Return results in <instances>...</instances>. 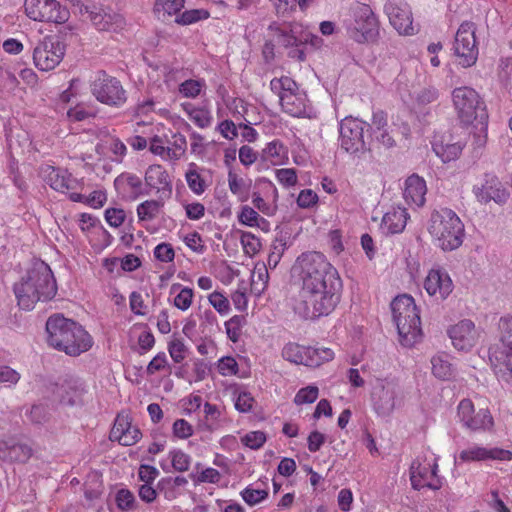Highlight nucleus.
<instances>
[{
	"mask_svg": "<svg viewBox=\"0 0 512 512\" xmlns=\"http://www.w3.org/2000/svg\"><path fill=\"white\" fill-rule=\"evenodd\" d=\"M292 274L300 285L294 311L304 319L327 316L340 302L342 280L326 256L317 251L300 254L292 266Z\"/></svg>",
	"mask_w": 512,
	"mask_h": 512,
	"instance_id": "obj_1",
	"label": "nucleus"
},
{
	"mask_svg": "<svg viewBox=\"0 0 512 512\" xmlns=\"http://www.w3.org/2000/svg\"><path fill=\"white\" fill-rule=\"evenodd\" d=\"M18 305L25 310L33 309L38 301L52 299L57 293V284L49 265L42 260L33 262L21 281L14 285Z\"/></svg>",
	"mask_w": 512,
	"mask_h": 512,
	"instance_id": "obj_2",
	"label": "nucleus"
},
{
	"mask_svg": "<svg viewBox=\"0 0 512 512\" xmlns=\"http://www.w3.org/2000/svg\"><path fill=\"white\" fill-rule=\"evenodd\" d=\"M47 342L69 356H79L92 346L89 333L77 322L61 314L50 316L46 322Z\"/></svg>",
	"mask_w": 512,
	"mask_h": 512,
	"instance_id": "obj_3",
	"label": "nucleus"
},
{
	"mask_svg": "<svg viewBox=\"0 0 512 512\" xmlns=\"http://www.w3.org/2000/svg\"><path fill=\"white\" fill-rule=\"evenodd\" d=\"M428 231L443 251L458 249L465 236L464 224L458 215L449 208H440L431 213Z\"/></svg>",
	"mask_w": 512,
	"mask_h": 512,
	"instance_id": "obj_4",
	"label": "nucleus"
},
{
	"mask_svg": "<svg viewBox=\"0 0 512 512\" xmlns=\"http://www.w3.org/2000/svg\"><path fill=\"white\" fill-rule=\"evenodd\" d=\"M452 101L458 119L465 125L478 120L484 124L488 118L486 105L479 93L468 86L457 87L452 91Z\"/></svg>",
	"mask_w": 512,
	"mask_h": 512,
	"instance_id": "obj_5",
	"label": "nucleus"
},
{
	"mask_svg": "<svg viewBox=\"0 0 512 512\" xmlns=\"http://www.w3.org/2000/svg\"><path fill=\"white\" fill-rule=\"evenodd\" d=\"M369 131V123L351 116L345 117L339 124L340 147L347 153L358 157L370 151L365 138V132Z\"/></svg>",
	"mask_w": 512,
	"mask_h": 512,
	"instance_id": "obj_6",
	"label": "nucleus"
},
{
	"mask_svg": "<svg viewBox=\"0 0 512 512\" xmlns=\"http://www.w3.org/2000/svg\"><path fill=\"white\" fill-rule=\"evenodd\" d=\"M66 46L61 35L46 36L33 49V61L41 71L57 67L65 55Z\"/></svg>",
	"mask_w": 512,
	"mask_h": 512,
	"instance_id": "obj_7",
	"label": "nucleus"
},
{
	"mask_svg": "<svg viewBox=\"0 0 512 512\" xmlns=\"http://www.w3.org/2000/svg\"><path fill=\"white\" fill-rule=\"evenodd\" d=\"M350 37L358 43L373 42L379 35V21L371 7L360 4L354 10V22L348 28Z\"/></svg>",
	"mask_w": 512,
	"mask_h": 512,
	"instance_id": "obj_8",
	"label": "nucleus"
},
{
	"mask_svg": "<svg viewBox=\"0 0 512 512\" xmlns=\"http://www.w3.org/2000/svg\"><path fill=\"white\" fill-rule=\"evenodd\" d=\"M24 10L27 17L39 22L64 24L70 16L69 10L56 0H25Z\"/></svg>",
	"mask_w": 512,
	"mask_h": 512,
	"instance_id": "obj_9",
	"label": "nucleus"
},
{
	"mask_svg": "<svg viewBox=\"0 0 512 512\" xmlns=\"http://www.w3.org/2000/svg\"><path fill=\"white\" fill-rule=\"evenodd\" d=\"M282 356L294 364L318 367L322 363L332 360L334 352L330 348H314L288 343L282 349Z\"/></svg>",
	"mask_w": 512,
	"mask_h": 512,
	"instance_id": "obj_10",
	"label": "nucleus"
},
{
	"mask_svg": "<svg viewBox=\"0 0 512 512\" xmlns=\"http://www.w3.org/2000/svg\"><path fill=\"white\" fill-rule=\"evenodd\" d=\"M91 92L96 99L106 105L120 106L126 101L125 90L119 80L99 71L91 84Z\"/></svg>",
	"mask_w": 512,
	"mask_h": 512,
	"instance_id": "obj_11",
	"label": "nucleus"
},
{
	"mask_svg": "<svg viewBox=\"0 0 512 512\" xmlns=\"http://www.w3.org/2000/svg\"><path fill=\"white\" fill-rule=\"evenodd\" d=\"M454 51L459 57V64L470 67L476 63L478 47L475 39V27L472 22H463L457 30Z\"/></svg>",
	"mask_w": 512,
	"mask_h": 512,
	"instance_id": "obj_12",
	"label": "nucleus"
},
{
	"mask_svg": "<svg viewBox=\"0 0 512 512\" xmlns=\"http://www.w3.org/2000/svg\"><path fill=\"white\" fill-rule=\"evenodd\" d=\"M473 194L481 204L493 201L498 205L505 204L510 196L508 189L499 178L490 173L485 174L483 179L473 186Z\"/></svg>",
	"mask_w": 512,
	"mask_h": 512,
	"instance_id": "obj_13",
	"label": "nucleus"
},
{
	"mask_svg": "<svg viewBox=\"0 0 512 512\" xmlns=\"http://www.w3.org/2000/svg\"><path fill=\"white\" fill-rule=\"evenodd\" d=\"M390 24L402 35H413L416 32L413 26L412 12L404 0H388L384 6Z\"/></svg>",
	"mask_w": 512,
	"mask_h": 512,
	"instance_id": "obj_14",
	"label": "nucleus"
},
{
	"mask_svg": "<svg viewBox=\"0 0 512 512\" xmlns=\"http://www.w3.org/2000/svg\"><path fill=\"white\" fill-rule=\"evenodd\" d=\"M457 416L463 426L471 431L487 430L493 426V418L487 409L475 412L470 399L460 401Z\"/></svg>",
	"mask_w": 512,
	"mask_h": 512,
	"instance_id": "obj_15",
	"label": "nucleus"
},
{
	"mask_svg": "<svg viewBox=\"0 0 512 512\" xmlns=\"http://www.w3.org/2000/svg\"><path fill=\"white\" fill-rule=\"evenodd\" d=\"M438 465L436 461L431 463H421L419 459L412 462L410 466V480L414 489L420 490L424 487L432 490L441 488V481L437 476Z\"/></svg>",
	"mask_w": 512,
	"mask_h": 512,
	"instance_id": "obj_16",
	"label": "nucleus"
},
{
	"mask_svg": "<svg viewBox=\"0 0 512 512\" xmlns=\"http://www.w3.org/2000/svg\"><path fill=\"white\" fill-rule=\"evenodd\" d=\"M32 446L16 437L0 439V460L7 464H25L32 457Z\"/></svg>",
	"mask_w": 512,
	"mask_h": 512,
	"instance_id": "obj_17",
	"label": "nucleus"
},
{
	"mask_svg": "<svg viewBox=\"0 0 512 512\" xmlns=\"http://www.w3.org/2000/svg\"><path fill=\"white\" fill-rule=\"evenodd\" d=\"M400 389L393 382H385L376 386L372 392V403L380 416L390 415L397 406Z\"/></svg>",
	"mask_w": 512,
	"mask_h": 512,
	"instance_id": "obj_18",
	"label": "nucleus"
},
{
	"mask_svg": "<svg viewBox=\"0 0 512 512\" xmlns=\"http://www.w3.org/2000/svg\"><path fill=\"white\" fill-rule=\"evenodd\" d=\"M453 346L460 351H469L477 342L478 332L471 320H462L448 331Z\"/></svg>",
	"mask_w": 512,
	"mask_h": 512,
	"instance_id": "obj_19",
	"label": "nucleus"
},
{
	"mask_svg": "<svg viewBox=\"0 0 512 512\" xmlns=\"http://www.w3.org/2000/svg\"><path fill=\"white\" fill-rule=\"evenodd\" d=\"M145 186L149 190L160 193V198H170L172 194V181L168 172L161 165H150L145 172Z\"/></svg>",
	"mask_w": 512,
	"mask_h": 512,
	"instance_id": "obj_20",
	"label": "nucleus"
},
{
	"mask_svg": "<svg viewBox=\"0 0 512 512\" xmlns=\"http://www.w3.org/2000/svg\"><path fill=\"white\" fill-rule=\"evenodd\" d=\"M512 459V452L501 448H486L472 446L459 453L461 462L500 460L509 461Z\"/></svg>",
	"mask_w": 512,
	"mask_h": 512,
	"instance_id": "obj_21",
	"label": "nucleus"
},
{
	"mask_svg": "<svg viewBox=\"0 0 512 512\" xmlns=\"http://www.w3.org/2000/svg\"><path fill=\"white\" fill-rule=\"evenodd\" d=\"M424 288L430 296L444 300L452 292L453 283L446 272L432 269L425 279Z\"/></svg>",
	"mask_w": 512,
	"mask_h": 512,
	"instance_id": "obj_22",
	"label": "nucleus"
},
{
	"mask_svg": "<svg viewBox=\"0 0 512 512\" xmlns=\"http://www.w3.org/2000/svg\"><path fill=\"white\" fill-rule=\"evenodd\" d=\"M92 25L99 31H118L125 25V19L119 13L113 12L109 8L97 6L92 17Z\"/></svg>",
	"mask_w": 512,
	"mask_h": 512,
	"instance_id": "obj_23",
	"label": "nucleus"
},
{
	"mask_svg": "<svg viewBox=\"0 0 512 512\" xmlns=\"http://www.w3.org/2000/svg\"><path fill=\"white\" fill-rule=\"evenodd\" d=\"M397 327L399 341L405 347H412L422 336L421 321L419 312H416V319L412 317L402 318L401 322L393 321Z\"/></svg>",
	"mask_w": 512,
	"mask_h": 512,
	"instance_id": "obj_24",
	"label": "nucleus"
},
{
	"mask_svg": "<svg viewBox=\"0 0 512 512\" xmlns=\"http://www.w3.org/2000/svg\"><path fill=\"white\" fill-rule=\"evenodd\" d=\"M409 215L405 208L392 207L387 211L381 222V229L384 234H398L401 233L407 223Z\"/></svg>",
	"mask_w": 512,
	"mask_h": 512,
	"instance_id": "obj_25",
	"label": "nucleus"
},
{
	"mask_svg": "<svg viewBox=\"0 0 512 512\" xmlns=\"http://www.w3.org/2000/svg\"><path fill=\"white\" fill-rule=\"evenodd\" d=\"M114 185L117 190L123 189L124 192H127L131 199L149 195V190L143 185L141 178L135 174L123 173L119 175L115 179Z\"/></svg>",
	"mask_w": 512,
	"mask_h": 512,
	"instance_id": "obj_26",
	"label": "nucleus"
},
{
	"mask_svg": "<svg viewBox=\"0 0 512 512\" xmlns=\"http://www.w3.org/2000/svg\"><path fill=\"white\" fill-rule=\"evenodd\" d=\"M489 359L494 372L503 380L509 381L512 375V348L497 349L490 353Z\"/></svg>",
	"mask_w": 512,
	"mask_h": 512,
	"instance_id": "obj_27",
	"label": "nucleus"
},
{
	"mask_svg": "<svg viewBox=\"0 0 512 512\" xmlns=\"http://www.w3.org/2000/svg\"><path fill=\"white\" fill-rule=\"evenodd\" d=\"M426 183L416 174L409 176L405 181L404 198L406 202L416 206H423L425 203Z\"/></svg>",
	"mask_w": 512,
	"mask_h": 512,
	"instance_id": "obj_28",
	"label": "nucleus"
},
{
	"mask_svg": "<svg viewBox=\"0 0 512 512\" xmlns=\"http://www.w3.org/2000/svg\"><path fill=\"white\" fill-rule=\"evenodd\" d=\"M390 307L393 321L401 322L402 318L405 317L416 319V312H419L413 297L408 294L396 296L391 302Z\"/></svg>",
	"mask_w": 512,
	"mask_h": 512,
	"instance_id": "obj_29",
	"label": "nucleus"
},
{
	"mask_svg": "<svg viewBox=\"0 0 512 512\" xmlns=\"http://www.w3.org/2000/svg\"><path fill=\"white\" fill-rule=\"evenodd\" d=\"M307 99L304 94L297 91H288L281 96L280 104L287 114L294 117H303L307 113Z\"/></svg>",
	"mask_w": 512,
	"mask_h": 512,
	"instance_id": "obj_30",
	"label": "nucleus"
},
{
	"mask_svg": "<svg viewBox=\"0 0 512 512\" xmlns=\"http://www.w3.org/2000/svg\"><path fill=\"white\" fill-rule=\"evenodd\" d=\"M48 182L52 189L60 192L75 189L77 180L66 170L53 168L48 175Z\"/></svg>",
	"mask_w": 512,
	"mask_h": 512,
	"instance_id": "obj_31",
	"label": "nucleus"
},
{
	"mask_svg": "<svg viewBox=\"0 0 512 512\" xmlns=\"http://www.w3.org/2000/svg\"><path fill=\"white\" fill-rule=\"evenodd\" d=\"M268 29L276 32L278 43L286 48L294 46L299 47L303 43L307 42L309 36L306 34L304 36L298 37L295 28L290 29L288 32L277 27L275 24H271Z\"/></svg>",
	"mask_w": 512,
	"mask_h": 512,
	"instance_id": "obj_32",
	"label": "nucleus"
},
{
	"mask_svg": "<svg viewBox=\"0 0 512 512\" xmlns=\"http://www.w3.org/2000/svg\"><path fill=\"white\" fill-rule=\"evenodd\" d=\"M53 395L55 401L66 405H74L79 398V392L71 382L56 384Z\"/></svg>",
	"mask_w": 512,
	"mask_h": 512,
	"instance_id": "obj_33",
	"label": "nucleus"
},
{
	"mask_svg": "<svg viewBox=\"0 0 512 512\" xmlns=\"http://www.w3.org/2000/svg\"><path fill=\"white\" fill-rule=\"evenodd\" d=\"M228 185L231 193L238 196L240 201H246L248 199L251 180H246L238 176L232 170H229Z\"/></svg>",
	"mask_w": 512,
	"mask_h": 512,
	"instance_id": "obj_34",
	"label": "nucleus"
},
{
	"mask_svg": "<svg viewBox=\"0 0 512 512\" xmlns=\"http://www.w3.org/2000/svg\"><path fill=\"white\" fill-rule=\"evenodd\" d=\"M432 373L441 380H449L454 373L452 364L448 360V355H436L431 359Z\"/></svg>",
	"mask_w": 512,
	"mask_h": 512,
	"instance_id": "obj_35",
	"label": "nucleus"
},
{
	"mask_svg": "<svg viewBox=\"0 0 512 512\" xmlns=\"http://www.w3.org/2000/svg\"><path fill=\"white\" fill-rule=\"evenodd\" d=\"M163 206L162 198L158 200H146L138 205L137 215L140 221H151L157 217Z\"/></svg>",
	"mask_w": 512,
	"mask_h": 512,
	"instance_id": "obj_36",
	"label": "nucleus"
},
{
	"mask_svg": "<svg viewBox=\"0 0 512 512\" xmlns=\"http://www.w3.org/2000/svg\"><path fill=\"white\" fill-rule=\"evenodd\" d=\"M462 145L460 143H452V144H434L433 150L437 156L441 158V160L446 163L452 160H455L459 157L462 152Z\"/></svg>",
	"mask_w": 512,
	"mask_h": 512,
	"instance_id": "obj_37",
	"label": "nucleus"
},
{
	"mask_svg": "<svg viewBox=\"0 0 512 512\" xmlns=\"http://www.w3.org/2000/svg\"><path fill=\"white\" fill-rule=\"evenodd\" d=\"M238 220L241 224L249 227H260L261 223L268 225V222L248 205L242 206Z\"/></svg>",
	"mask_w": 512,
	"mask_h": 512,
	"instance_id": "obj_38",
	"label": "nucleus"
},
{
	"mask_svg": "<svg viewBox=\"0 0 512 512\" xmlns=\"http://www.w3.org/2000/svg\"><path fill=\"white\" fill-rule=\"evenodd\" d=\"M270 89L273 93L278 95L281 101V96L288 91H298L297 83L290 77L284 76L281 78H273L270 82Z\"/></svg>",
	"mask_w": 512,
	"mask_h": 512,
	"instance_id": "obj_39",
	"label": "nucleus"
},
{
	"mask_svg": "<svg viewBox=\"0 0 512 512\" xmlns=\"http://www.w3.org/2000/svg\"><path fill=\"white\" fill-rule=\"evenodd\" d=\"M209 16L210 13L205 9L186 10L176 17L175 22L179 25H190L200 20H206Z\"/></svg>",
	"mask_w": 512,
	"mask_h": 512,
	"instance_id": "obj_40",
	"label": "nucleus"
},
{
	"mask_svg": "<svg viewBox=\"0 0 512 512\" xmlns=\"http://www.w3.org/2000/svg\"><path fill=\"white\" fill-rule=\"evenodd\" d=\"M26 416L34 424H44L49 420L50 417L49 406L44 403L34 404L30 410L26 412Z\"/></svg>",
	"mask_w": 512,
	"mask_h": 512,
	"instance_id": "obj_41",
	"label": "nucleus"
},
{
	"mask_svg": "<svg viewBox=\"0 0 512 512\" xmlns=\"http://www.w3.org/2000/svg\"><path fill=\"white\" fill-rule=\"evenodd\" d=\"M498 330L500 341L504 347L512 348V316L501 317L498 322Z\"/></svg>",
	"mask_w": 512,
	"mask_h": 512,
	"instance_id": "obj_42",
	"label": "nucleus"
},
{
	"mask_svg": "<svg viewBox=\"0 0 512 512\" xmlns=\"http://www.w3.org/2000/svg\"><path fill=\"white\" fill-rule=\"evenodd\" d=\"M196 165L192 163L190 169L186 172V181L189 188L197 195L205 191L206 185L201 175L195 169Z\"/></svg>",
	"mask_w": 512,
	"mask_h": 512,
	"instance_id": "obj_43",
	"label": "nucleus"
},
{
	"mask_svg": "<svg viewBox=\"0 0 512 512\" xmlns=\"http://www.w3.org/2000/svg\"><path fill=\"white\" fill-rule=\"evenodd\" d=\"M286 248L287 243L283 239H276L272 242L267 259V264L270 269L277 267Z\"/></svg>",
	"mask_w": 512,
	"mask_h": 512,
	"instance_id": "obj_44",
	"label": "nucleus"
},
{
	"mask_svg": "<svg viewBox=\"0 0 512 512\" xmlns=\"http://www.w3.org/2000/svg\"><path fill=\"white\" fill-rule=\"evenodd\" d=\"M185 0H156L155 11L169 16L178 14L184 7Z\"/></svg>",
	"mask_w": 512,
	"mask_h": 512,
	"instance_id": "obj_45",
	"label": "nucleus"
},
{
	"mask_svg": "<svg viewBox=\"0 0 512 512\" xmlns=\"http://www.w3.org/2000/svg\"><path fill=\"white\" fill-rule=\"evenodd\" d=\"M244 324L245 317L242 315H235L225 323L227 336L232 342L238 341Z\"/></svg>",
	"mask_w": 512,
	"mask_h": 512,
	"instance_id": "obj_46",
	"label": "nucleus"
},
{
	"mask_svg": "<svg viewBox=\"0 0 512 512\" xmlns=\"http://www.w3.org/2000/svg\"><path fill=\"white\" fill-rule=\"evenodd\" d=\"M190 119L200 128H207L211 125L212 115L204 108H193L189 111Z\"/></svg>",
	"mask_w": 512,
	"mask_h": 512,
	"instance_id": "obj_47",
	"label": "nucleus"
},
{
	"mask_svg": "<svg viewBox=\"0 0 512 512\" xmlns=\"http://www.w3.org/2000/svg\"><path fill=\"white\" fill-rule=\"evenodd\" d=\"M438 97L439 92L435 87H425L416 93L415 102L419 107H424L435 102Z\"/></svg>",
	"mask_w": 512,
	"mask_h": 512,
	"instance_id": "obj_48",
	"label": "nucleus"
},
{
	"mask_svg": "<svg viewBox=\"0 0 512 512\" xmlns=\"http://www.w3.org/2000/svg\"><path fill=\"white\" fill-rule=\"evenodd\" d=\"M117 507L122 511H130L134 508L135 497L127 489H120L115 497Z\"/></svg>",
	"mask_w": 512,
	"mask_h": 512,
	"instance_id": "obj_49",
	"label": "nucleus"
},
{
	"mask_svg": "<svg viewBox=\"0 0 512 512\" xmlns=\"http://www.w3.org/2000/svg\"><path fill=\"white\" fill-rule=\"evenodd\" d=\"M243 500L250 506L260 503L268 496V492L264 489L245 488L241 492Z\"/></svg>",
	"mask_w": 512,
	"mask_h": 512,
	"instance_id": "obj_50",
	"label": "nucleus"
},
{
	"mask_svg": "<svg viewBox=\"0 0 512 512\" xmlns=\"http://www.w3.org/2000/svg\"><path fill=\"white\" fill-rule=\"evenodd\" d=\"M203 86V83L198 80H185L179 85V92L187 98H195L197 97L200 92L201 88Z\"/></svg>",
	"mask_w": 512,
	"mask_h": 512,
	"instance_id": "obj_51",
	"label": "nucleus"
},
{
	"mask_svg": "<svg viewBox=\"0 0 512 512\" xmlns=\"http://www.w3.org/2000/svg\"><path fill=\"white\" fill-rule=\"evenodd\" d=\"M241 442L251 448V449H259L266 442V435L262 431H251L242 437Z\"/></svg>",
	"mask_w": 512,
	"mask_h": 512,
	"instance_id": "obj_52",
	"label": "nucleus"
},
{
	"mask_svg": "<svg viewBox=\"0 0 512 512\" xmlns=\"http://www.w3.org/2000/svg\"><path fill=\"white\" fill-rule=\"evenodd\" d=\"M168 351L175 363H181L186 357V346L183 341L175 338L168 344Z\"/></svg>",
	"mask_w": 512,
	"mask_h": 512,
	"instance_id": "obj_53",
	"label": "nucleus"
},
{
	"mask_svg": "<svg viewBox=\"0 0 512 512\" xmlns=\"http://www.w3.org/2000/svg\"><path fill=\"white\" fill-rule=\"evenodd\" d=\"M171 462L175 470L184 472L189 469L191 458L188 454L181 450H175L171 452Z\"/></svg>",
	"mask_w": 512,
	"mask_h": 512,
	"instance_id": "obj_54",
	"label": "nucleus"
},
{
	"mask_svg": "<svg viewBox=\"0 0 512 512\" xmlns=\"http://www.w3.org/2000/svg\"><path fill=\"white\" fill-rule=\"evenodd\" d=\"M164 369H168L169 371L171 370L166 354L164 352H160L149 362L146 368V373L151 376Z\"/></svg>",
	"mask_w": 512,
	"mask_h": 512,
	"instance_id": "obj_55",
	"label": "nucleus"
},
{
	"mask_svg": "<svg viewBox=\"0 0 512 512\" xmlns=\"http://www.w3.org/2000/svg\"><path fill=\"white\" fill-rule=\"evenodd\" d=\"M285 153V147L279 140H274L267 144V146L263 149V157L265 159H270L273 161L274 159H281Z\"/></svg>",
	"mask_w": 512,
	"mask_h": 512,
	"instance_id": "obj_56",
	"label": "nucleus"
},
{
	"mask_svg": "<svg viewBox=\"0 0 512 512\" xmlns=\"http://www.w3.org/2000/svg\"><path fill=\"white\" fill-rule=\"evenodd\" d=\"M318 397V388L316 386H307L300 389L295 395L294 402L297 405L313 403Z\"/></svg>",
	"mask_w": 512,
	"mask_h": 512,
	"instance_id": "obj_57",
	"label": "nucleus"
},
{
	"mask_svg": "<svg viewBox=\"0 0 512 512\" xmlns=\"http://www.w3.org/2000/svg\"><path fill=\"white\" fill-rule=\"evenodd\" d=\"M154 257L161 262H172L175 257V251L170 243H160L154 248Z\"/></svg>",
	"mask_w": 512,
	"mask_h": 512,
	"instance_id": "obj_58",
	"label": "nucleus"
},
{
	"mask_svg": "<svg viewBox=\"0 0 512 512\" xmlns=\"http://www.w3.org/2000/svg\"><path fill=\"white\" fill-rule=\"evenodd\" d=\"M241 244L243 245L245 252L251 255L256 254L261 248L259 238H257L250 232L242 233Z\"/></svg>",
	"mask_w": 512,
	"mask_h": 512,
	"instance_id": "obj_59",
	"label": "nucleus"
},
{
	"mask_svg": "<svg viewBox=\"0 0 512 512\" xmlns=\"http://www.w3.org/2000/svg\"><path fill=\"white\" fill-rule=\"evenodd\" d=\"M193 299V290L188 287H184L174 298V305L178 309L185 311L191 304Z\"/></svg>",
	"mask_w": 512,
	"mask_h": 512,
	"instance_id": "obj_60",
	"label": "nucleus"
},
{
	"mask_svg": "<svg viewBox=\"0 0 512 512\" xmlns=\"http://www.w3.org/2000/svg\"><path fill=\"white\" fill-rule=\"evenodd\" d=\"M71 3L74 8V13H78L80 16L85 17L88 20H90L97 8V5L90 1L84 2L82 0H71Z\"/></svg>",
	"mask_w": 512,
	"mask_h": 512,
	"instance_id": "obj_61",
	"label": "nucleus"
},
{
	"mask_svg": "<svg viewBox=\"0 0 512 512\" xmlns=\"http://www.w3.org/2000/svg\"><path fill=\"white\" fill-rule=\"evenodd\" d=\"M218 371L223 376L236 375L238 373V363L233 357H222L218 361Z\"/></svg>",
	"mask_w": 512,
	"mask_h": 512,
	"instance_id": "obj_62",
	"label": "nucleus"
},
{
	"mask_svg": "<svg viewBox=\"0 0 512 512\" xmlns=\"http://www.w3.org/2000/svg\"><path fill=\"white\" fill-rule=\"evenodd\" d=\"M254 402V398L249 392L242 391L235 400V408L239 412L247 413L252 410Z\"/></svg>",
	"mask_w": 512,
	"mask_h": 512,
	"instance_id": "obj_63",
	"label": "nucleus"
},
{
	"mask_svg": "<svg viewBox=\"0 0 512 512\" xmlns=\"http://www.w3.org/2000/svg\"><path fill=\"white\" fill-rule=\"evenodd\" d=\"M125 217V211L120 208H108L105 211V219L107 223L115 228L123 224Z\"/></svg>",
	"mask_w": 512,
	"mask_h": 512,
	"instance_id": "obj_64",
	"label": "nucleus"
}]
</instances>
